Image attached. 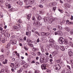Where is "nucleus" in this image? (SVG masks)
<instances>
[{"mask_svg":"<svg viewBox=\"0 0 73 73\" xmlns=\"http://www.w3.org/2000/svg\"><path fill=\"white\" fill-rule=\"evenodd\" d=\"M48 47L50 48H53L54 49H55V50H59L60 49V46L57 44L55 45H54V44H50L48 46Z\"/></svg>","mask_w":73,"mask_h":73,"instance_id":"f257e3e1","label":"nucleus"},{"mask_svg":"<svg viewBox=\"0 0 73 73\" xmlns=\"http://www.w3.org/2000/svg\"><path fill=\"white\" fill-rule=\"evenodd\" d=\"M59 40V42L60 44H64V41H65V39L63 38V37H59L58 40Z\"/></svg>","mask_w":73,"mask_h":73,"instance_id":"f03ea898","label":"nucleus"},{"mask_svg":"<svg viewBox=\"0 0 73 73\" xmlns=\"http://www.w3.org/2000/svg\"><path fill=\"white\" fill-rule=\"evenodd\" d=\"M33 24L35 26V27H38L39 26L41 25V24H40V22H38L37 21H35L33 22Z\"/></svg>","mask_w":73,"mask_h":73,"instance_id":"7ed1b4c3","label":"nucleus"},{"mask_svg":"<svg viewBox=\"0 0 73 73\" xmlns=\"http://www.w3.org/2000/svg\"><path fill=\"white\" fill-rule=\"evenodd\" d=\"M53 67L54 69L57 70H58L61 69V66L58 64L54 65L53 66Z\"/></svg>","mask_w":73,"mask_h":73,"instance_id":"20e7f679","label":"nucleus"},{"mask_svg":"<svg viewBox=\"0 0 73 73\" xmlns=\"http://www.w3.org/2000/svg\"><path fill=\"white\" fill-rule=\"evenodd\" d=\"M24 1L25 3H27L28 1V4L29 5H32L33 3H34L35 0H24Z\"/></svg>","mask_w":73,"mask_h":73,"instance_id":"39448f33","label":"nucleus"},{"mask_svg":"<svg viewBox=\"0 0 73 73\" xmlns=\"http://www.w3.org/2000/svg\"><path fill=\"white\" fill-rule=\"evenodd\" d=\"M47 66L46 64H42L41 66V68L42 70H46L47 68H46Z\"/></svg>","mask_w":73,"mask_h":73,"instance_id":"423d86ee","label":"nucleus"},{"mask_svg":"<svg viewBox=\"0 0 73 73\" xmlns=\"http://www.w3.org/2000/svg\"><path fill=\"white\" fill-rule=\"evenodd\" d=\"M5 7H6L7 9H10L11 8V4H8V3H5Z\"/></svg>","mask_w":73,"mask_h":73,"instance_id":"0eeeda50","label":"nucleus"},{"mask_svg":"<svg viewBox=\"0 0 73 73\" xmlns=\"http://www.w3.org/2000/svg\"><path fill=\"white\" fill-rule=\"evenodd\" d=\"M40 61L41 63H46L47 62L46 59H45L44 58H41L40 59Z\"/></svg>","mask_w":73,"mask_h":73,"instance_id":"6e6552de","label":"nucleus"},{"mask_svg":"<svg viewBox=\"0 0 73 73\" xmlns=\"http://www.w3.org/2000/svg\"><path fill=\"white\" fill-rule=\"evenodd\" d=\"M56 2H52V3H50L49 4V6H50V7H52L53 6H54L56 5Z\"/></svg>","mask_w":73,"mask_h":73,"instance_id":"1a4fd4ad","label":"nucleus"},{"mask_svg":"<svg viewBox=\"0 0 73 73\" xmlns=\"http://www.w3.org/2000/svg\"><path fill=\"white\" fill-rule=\"evenodd\" d=\"M68 52L69 56H72L73 55V52L70 50V49H69Z\"/></svg>","mask_w":73,"mask_h":73,"instance_id":"9d476101","label":"nucleus"},{"mask_svg":"<svg viewBox=\"0 0 73 73\" xmlns=\"http://www.w3.org/2000/svg\"><path fill=\"white\" fill-rule=\"evenodd\" d=\"M10 43L11 44H15L17 43V42L15 40H11L10 41Z\"/></svg>","mask_w":73,"mask_h":73,"instance_id":"9b49d317","label":"nucleus"},{"mask_svg":"<svg viewBox=\"0 0 73 73\" xmlns=\"http://www.w3.org/2000/svg\"><path fill=\"white\" fill-rule=\"evenodd\" d=\"M11 43H8L7 44V45L6 46V48L7 49V50H8L9 49V47L11 46Z\"/></svg>","mask_w":73,"mask_h":73,"instance_id":"f8f14e48","label":"nucleus"},{"mask_svg":"<svg viewBox=\"0 0 73 73\" xmlns=\"http://www.w3.org/2000/svg\"><path fill=\"white\" fill-rule=\"evenodd\" d=\"M58 53V51H55L52 52V54L53 56H56V54H57Z\"/></svg>","mask_w":73,"mask_h":73,"instance_id":"ddd939ff","label":"nucleus"},{"mask_svg":"<svg viewBox=\"0 0 73 73\" xmlns=\"http://www.w3.org/2000/svg\"><path fill=\"white\" fill-rule=\"evenodd\" d=\"M17 3L18 4L20 5H23V1H17Z\"/></svg>","mask_w":73,"mask_h":73,"instance_id":"4468645a","label":"nucleus"},{"mask_svg":"<svg viewBox=\"0 0 73 73\" xmlns=\"http://www.w3.org/2000/svg\"><path fill=\"white\" fill-rule=\"evenodd\" d=\"M49 17H44V22H47L49 20Z\"/></svg>","mask_w":73,"mask_h":73,"instance_id":"2eb2a0df","label":"nucleus"},{"mask_svg":"<svg viewBox=\"0 0 73 73\" xmlns=\"http://www.w3.org/2000/svg\"><path fill=\"white\" fill-rule=\"evenodd\" d=\"M58 31V35H60V36H62L63 35V33H62V31Z\"/></svg>","mask_w":73,"mask_h":73,"instance_id":"dca6fc26","label":"nucleus"},{"mask_svg":"<svg viewBox=\"0 0 73 73\" xmlns=\"http://www.w3.org/2000/svg\"><path fill=\"white\" fill-rule=\"evenodd\" d=\"M31 32H26V35L27 36H31Z\"/></svg>","mask_w":73,"mask_h":73,"instance_id":"f3484780","label":"nucleus"},{"mask_svg":"<svg viewBox=\"0 0 73 73\" xmlns=\"http://www.w3.org/2000/svg\"><path fill=\"white\" fill-rule=\"evenodd\" d=\"M19 28H20V26H19L18 27L16 26H14L13 28V29H14V30L19 29Z\"/></svg>","mask_w":73,"mask_h":73,"instance_id":"a211bd4d","label":"nucleus"},{"mask_svg":"<svg viewBox=\"0 0 73 73\" xmlns=\"http://www.w3.org/2000/svg\"><path fill=\"white\" fill-rule=\"evenodd\" d=\"M68 44L69 46H72V47H73V44L72 42H69L68 43Z\"/></svg>","mask_w":73,"mask_h":73,"instance_id":"6ab92c4d","label":"nucleus"},{"mask_svg":"<svg viewBox=\"0 0 73 73\" xmlns=\"http://www.w3.org/2000/svg\"><path fill=\"white\" fill-rule=\"evenodd\" d=\"M49 42L51 44H54V41L52 39L50 40H49Z\"/></svg>","mask_w":73,"mask_h":73,"instance_id":"aec40b11","label":"nucleus"},{"mask_svg":"<svg viewBox=\"0 0 73 73\" xmlns=\"http://www.w3.org/2000/svg\"><path fill=\"white\" fill-rule=\"evenodd\" d=\"M10 66H11V68H15V64L14 63H11V65H10Z\"/></svg>","mask_w":73,"mask_h":73,"instance_id":"412c9836","label":"nucleus"},{"mask_svg":"<svg viewBox=\"0 0 73 73\" xmlns=\"http://www.w3.org/2000/svg\"><path fill=\"white\" fill-rule=\"evenodd\" d=\"M64 6L66 7V8H70V5L68 4H64Z\"/></svg>","mask_w":73,"mask_h":73,"instance_id":"4be33fe9","label":"nucleus"},{"mask_svg":"<svg viewBox=\"0 0 73 73\" xmlns=\"http://www.w3.org/2000/svg\"><path fill=\"white\" fill-rule=\"evenodd\" d=\"M27 42H28V43H31V42H32V40H31L29 38L27 39Z\"/></svg>","mask_w":73,"mask_h":73,"instance_id":"5701e85b","label":"nucleus"},{"mask_svg":"<svg viewBox=\"0 0 73 73\" xmlns=\"http://www.w3.org/2000/svg\"><path fill=\"white\" fill-rule=\"evenodd\" d=\"M64 43L65 44H66V45L68 44V40L66 39H65Z\"/></svg>","mask_w":73,"mask_h":73,"instance_id":"b1692460","label":"nucleus"},{"mask_svg":"<svg viewBox=\"0 0 73 73\" xmlns=\"http://www.w3.org/2000/svg\"><path fill=\"white\" fill-rule=\"evenodd\" d=\"M64 29L66 30V31L68 32H69L70 31V29L68 27H66L64 28Z\"/></svg>","mask_w":73,"mask_h":73,"instance_id":"393cba45","label":"nucleus"},{"mask_svg":"<svg viewBox=\"0 0 73 73\" xmlns=\"http://www.w3.org/2000/svg\"><path fill=\"white\" fill-rule=\"evenodd\" d=\"M37 19L38 20H40L41 19H42V17L40 15H38V17H37Z\"/></svg>","mask_w":73,"mask_h":73,"instance_id":"a878e982","label":"nucleus"},{"mask_svg":"<svg viewBox=\"0 0 73 73\" xmlns=\"http://www.w3.org/2000/svg\"><path fill=\"white\" fill-rule=\"evenodd\" d=\"M32 7V6L31 5L26 6L25 7V8H26V9H29L30 7Z\"/></svg>","mask_w":73,"mask_h":73,"instance_id":"bb28decb","label":"nucleus"},{"mask_svg":"<svg viewBox=\"0 0 73 73\" xmlns=\"http://www.w3.org/2000/svg\"><path fill=\"white\" fill-rule=\"evenodd\" d=\"M31 14H30L28 15L27 17V18L28 19V20H29L31 18Z\"/></svg>","mask_w":73,"mask_h":73,"instance_id":"cd10ccee","label":"nucleus"},{"mask_svg":"<svg viewBox=\"0 0 73 73\" xmlns=\"http://www.w3.org/2000/svg\"><path fill=\"white\" fill-rule=\"evenodd\" d=\"M58 27L59 30H61L62 29V27L61 26L58 25Z\"/></svg>","mask_w":73,"mask_h":73,"instance_id":"c85d7f7f","label":"nucleus"},{"mask_svg":"<svg viewBox=\"0 0 73 73\" xmlns=\"http://www.w3.org/2000/svg\"><path fill=\"white\" fill-rule=\"evenodd\" d=\"M25 63V62L24 61H22L21 62H20V64L21 65H24V64Z\"/></svg>","mask_w":73,"mask_h":73,"instance_id":"c756f323","label":"nucleus"},{"mask_svg":"<svg viewBox=\"0 0 73 73\" xmlns=\"http://www.w3.org/2000/svg\"><path fill=\"white\" fill-rule=\"evenodd\" d=\"M27 66H28L27 64H25L23 66V69H25V68H27Z\"/></svg>","mask_w":73,"mask_h":73,"instance_id":"7c9ffc66","label":"nucleus"},{"mask_svg":"<svg viewBox=\"0 0 73 73\" xmlns=\"http://www.w3.org/2000/svg\"><path fill=\"white\" fill-rule=\"evenodd\" d=\"M40 48L42 52H45V50H44V49L43 47L42 46Z\"/></svg>","mask_w":73,"mask_h":73,"instance_id":"2f4dec72","label":"nucleus"},{"mask_svg":"<svg viewBox=\"0 0 73 73\" xmlns=\"http://www.w3.org/2000/svg\"><path fill=\"white\" fill-rule=\"evenodd\" d=\"M23 71V69L21 68L19 70L17 71V73H20Z\"/></svg>","mask_w":73,"mask_h":73,"instance_id":"473e14b6","label":"nucleus"},{"mask_svg":"<svg viewBox=\"0 0 73 73\" xmlns=\"http://www.w3.org/2000/svg\"><path fill=\"white\" fill-rule=\"evenodd\" d=\"M48 23L49 24H51L52 23V20L51 19L49 18L48 19Z\"/></svg>","mask_w":73,"mask_h":73,"instance_id":"72a5a7b5","label":"nucleus"},{"mask_svg":"<svg viewBox=\"0 0 73 73\" xmlns=\"http://www.w3.org/2000/svg\"><path fill=\"white\" fill-rule=\"evenodd\" d=\"M61 49L63 51H64L65 50V49L64 48V46H62V47L61 48Z\"/></svg>","mask_w":73,"mask_h":73,"instance_id":"f704fd0d","label":"nucleus"},{"mask_svg":"<svg viewBox=\"0 0 73 73\" xmlns=\"http://www.w3.org/2000/svg\"><path fill=\"white\" fill-rule=\"evenodd\" d=\"M29 46H30V47H33L34 46L33 44H32L28 43L27 44Z\"/></svg>","mask_w":73,"mask_h":73,"instance_id":"c9c22d12","label":"nucleus"},{"mask_svg":"<svg viewBox=\"0 0 73 73\" xmlns=\"http://www.w3.org/2000/svg\"><path fill=\"white\" fill-rule=\"evenodd\" d=\"M4 58V55H3L2 56H0V58L1 59V60H3Z\"/></svg>","mask_w":73,"mask_h":73,"instance_id":"e433bc0d","label":"nucleus"},{"mask_svg":"<svg viewBox=\"0 0 73 73\" xmlns=\"http://www.w3.org/2000/svg\"><path fill=\"white\" fill-rule=\"evenodd\" d=\"M19 67H20V64H19V63L15 65V67L17 68H19Z\"/></svg>","mask_w":73,"mask_h":73,"instance_id":"4c0bfd02","label":"nucleus"},{"mask_svg":"<svg viewBox=\"0 0 73 73\" xmlns=\"http://www.w3.org/2000/svg\"><path fill=\"white\" fill-rule=\"evenodd\" d=\"M47 0H42L40 2L42 3H44Z\"/></svg>","mask_w":73,"mask_h":73,"instance_id":"58836bf2","label":"nucleus"},{"mask_svg":"<svg viewBox=\"0 0 73 73\" xmlns=\"http://www.w3.org/2000/svg\"><path fill=\"white\" fill-rule=\"evenodd\" d=\"M58 10L59 11V12H60V13H64V11H62V10H60V9H58Z\"/></svg>","mask_w":73,"mask_h":73,"instance_id":"ea45409f","label":"nucleus"},{"mask_svg":"<svg viewBox=\"0 0 73 73\" xmlns=\"http://www.w3.org/2000/svg\"><path fill=\"white\" fill-rule=\"evenodd\" d=\"M17 23H19L21 24L22 23V21H21V20L19 19L17 21Z\"/></svg>","mask_w":73,"mask_h":73,"instance_id":"a19ab883","label":"nucleus"},{"mask_svg":"<svg viewBox=\"0 0 73 73\" xmlns=\"http://www.w3.org/2000/svg\"><path fill=\"white\" fill-rule=\"evenodd\" d=\"M4 3V1L3 0H0V5L1 4H3Z\"/></svg>","mask_w":73,"mask_h":73,"instance_id":"79ce46f5","label":"nucleus"},{"mask_svg":"<svg viewBox=\"0 0 73 73\" xmlns=\"http://www.w3.org/2000/svg\"><path fill=\"white\" fill-rule=\"evenodd\" d=\"M42 42H43V43L46 42V39H44L42 40Z\"/></svg>","mask_w":73,"mask_h":73,"instance_id":"37998d69","label":"nucleus"},{"mask_svg":"<svg viewBox=\"0 0 73 73\" xmlns=\"http://www.w3.org/2000/svg\"><path fill=\"white\" fill-rule=\"evenodd\" d=\"M44 13V11L43 10H41V11H40L39 13L40 14H42V13Z\"/></svg>","mask_w":73,"mask_h":73,"instance_id":"c03bdc74","label":"nucleus"},{"mask_svg":"<svg viewBox=\"0 0 73 73\" xmlns=\"http://www.w3.org/2000/svg\"><path fill=\"white\" fill-rule=\"evenodd\" d=\"M41 34L42 35H43V36H45L46 33L45 32H42L41 33Z\"/></svg>","mask_w":73,"mask_h":73,"instance_id":"a18cd8bd","label":"nucleus"},{"mask_svg":"<svg viewBox=\"0 0 73 73\" xmlns=\"http://www.w3.org/2000/svg\"><path fill=\"white\" fill-rule=\"evenodd\" d=\"M3 17V14H2V13H1V12H0V18H1V17L2 18Z\"/></svg>","mask_w":73,"mask_h":73,"instance_id":"49530a36","label":"nucleus"},{"mask_svg":"<svg viewBox=\"0 0 73 73\" xmlns=\"http://www.w3.org/2000/svg\"><path fill=\"white\" fill-rule=\"evenodd\" d=\"M32 20H34V21H36V18H35V17L34 16L32 18Z\"/></svg>","mask_w":73,"mask_h":73,"instance_id":"de8ad7c7","label":"nucleus"},{"mask_svg":"<svg viewBox=\"0 0 73 73\" xmlns=\"http://www.w3.org/2000/svg\"><path fill=\"white\" fill-rule=\"evenodd\" d=\"M35 73H41V72L38 70H37L35 72Z\"/></svg>","mask_w":73,"mask_h":73,"instance_id":"09e8293b","label":"nucleus"},{"mask_svg":"<svg viewBox=\"0 0 73 73\" xmlns=\"http://www.w3.org/2000/svg\"><path fill=\"white\" fill-rule=\"evenodd\" d=\"M41 53H40V52H37V54L38 56H40L41 55Z\"/></svg>","mask_w":73,"mask_h":73,"instance_id":"8fccbe9b","label":"nucleus"},{"mask_svg":"<svg viewBox=\"0 0 73 73\" xmlns=\"http://www.w3.org/2000/svg\"><path fill=\"white\" fill-rule=\"evenodd\" d=\"M54 35H58V31H57V32H54Z\"/></svg>","mask_w":73,"mask_h":73,"instance_id":"3c124183","label":"nucleus"},{"mask_svg":"<svg viewBox=\"0 0 73 73\" xmlns=\"http://www.w3.org/2000/svg\"><path fill=\"white\" fill-rule=\"evenodd\" d=\"M61 59H59L56 61L58 63L60 62H61Z\"/></svg>","mask_w":73,"mask_h":73,"instance_id":"603ef678","label":"nucleus"},{"mask_svg":"<svg viewBox=\"0 0 73 73\" xmlns=\"http://www.w3.org/2000/svg\"><path fill=\"white\" fill-rule=\"evenodd\" d=\"M14 38H15V36L14 35H13L11 37V40H12V39H14Z\"/></svg>","mask_w":73,"mask_h":73,"instance_id":"864d4df0","label":"nucleus"},{"mask_svg":"<svg viewBox=\"0 0 73 73\" xmlns=\"http://www.w3.org/2000/svg\"><path fill=\"white\" fill-rule=\"evenodd\" d=\"M36 48H34L33 49V51L35 52L36 50Z\"/></svg>","mask_w":73,"mask_h":73,"instance_id":"5fc2aeb1","label":"nucleus"},{"mask_svg":"<svg viewBox=\"0 0 73 73\" xmlns=\"http://www.w3.org/2000/svg\"><path fill=\"white\" fill-rule=\"evenodd\" d=\"M46 52L45 53V54L46 55V56H48V55H49V53L47 52H48V51H46Z\"/></svg>","mask_w":73,"mask_h":73,"instance_id":"6e6d98bb","label":"nucleus"},{"mask_svg":"<svg viewBox=\"0 0 73 73\" xmlns=\"http://www.w3.org/2000/svg\"><path fill=\"white\" fill-rule=\"evenodd\" d=\"M49 35H50V33H46L45 36H49Z\"/></svg>","mask_w":73,"mask_h":73,"instance_id":"4d7b16f0","label":"nucleus"},{"mask_svg":"<svg viewBox=\"0 0 73 73\" xmlns=\"http://www.w3.org/2000/svg\"><path fill=\"white\" fill-rule=\"evenodd\" d=\"M46 72L48 73H50V70H46Z\"/></svg>","mask_w":73,"mask_h":73,"instance_id":"13d9d810","label":"nucleus"},{"mask_svg":"<svg viewBox=\"0 0 73 73\" xmlns=\"http://www.w3.org/2000/svg\"><path fill=\"white\" fill-rule=\"evenodd\" d=\"M60 64L61 65H64V63L62 62V61L61 60L60 62Z\"/></svg>","mask_w":73,"mask_h":73,"instance_id":"bf43d9fd","label":"nucleus"},{"mask_svg":"<svg viewBox=\"0 0 73 73\" xmlns=\"http://www.w3.org/2000/svg\"><path fill=\"white\" fill-rule=\"evenodd\" d=\"M11 11H12V12H14L15 11V10L14 8H13L12 9H11Z\"/></svg>","mask_w":73,"mask_h":73,"instance_id":"052dcab7","label":"nucleus"},{"mask_svg":"<svg viewBox=\"0 0 73 73\" xmlns=\"http://www.w3.org/2000/svg\"><path fill=\"white\" fill-rule=\"evenodd\" d=\"M68 24L70 25V24H73V22H70L68 23Z\"/></svg>","mask_w":73,"mask_h":73,"instance_id":"680f3d73","label":"nucleus"},{"mask_svg":"<svg viewBox=\"0 0 73 73\" xmlns=\"http://www.w3.org/2000/svg\"><path fill=\"white\" fill-rule=\"evenodd\" d=\"M67 68H68L69 69H70V66H69V65H67Z\"/></svg>","mask_w":73,"mask_h":73,"instance_id":"e2e57ef3","label":"nucleus"},{"mask_svg":"<svg viewBox=\"0 0 73 73\" xmlns=\"http://www.w3.org/2000/svg\"><path fill=\"white\" fill-rule=\"evenodd\" d=\"M20 41H21V42H24V40L22 39H20L19 40Z\"/></svg>","mask_w":73,"mask_h":73,"instance_id":"0e129e2a","label":"nucleus"},{"mask_svg":"<svg viewBox=\"0 0 73 73\" xmlns=\"http://www.w3.org/2000/svg\"><path fill=\"white\" fill-rule=\"evenodd\" d=\"M51 19V20L52 21H54L55 20V18H53Z\"/></svg>","mask_w":73,"mask_h":73,"instance_id":"69168bd1","label":"nucleus"},{"mask_svg":"<svg viewBox=\"0 0 73 73\" xmlns=\"http://www.w3.org/2000/svg\"><path fill=\"white\" fill-rule=\"evenodd\" d=\"M70 34L71 35H73V31L72 30H71L70 31Z\"/></svg>","mask_w":73,"mask_h":73,"instance_id":"338daca9","label":"nucleus"},{"mask_svg":"<svg viewBox=\"0 0 73 73\" xmlns=\"http://www.w3.org/2000/svg\"><path fill=\"white\" fill-rule=\"evenodd\" d=\"M70 62L72 64H73V60H70Z\"/></svg>","mask_w":73,"mask_h":73,"instance_id":"774afa93","label":"nucleus"}]
</instances>
